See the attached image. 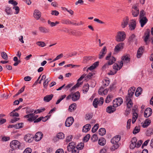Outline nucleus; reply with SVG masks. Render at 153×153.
Segmentation results:
<instances>
[{
	"instance_id": "17",
	"label": "nucleus",
	"mask_w": 153,
	"mask_h": 153,
	"mask_svg": "<svg viewBox=\"0 0 153 153\" xmlns=\"http://www.w3.org/2000/svg\"><path fill=\"white\" fill-rule=\"evenodd\" d=\"M129 22V19L128 17L124 18L121 23V27L122 28H124L128 25Z\"/></svg>"
},
{
	"instance_id": "19",
	"label": "nucleus",
	"mask_w": 153,
	"mask_h": 153,
	"mask_svg": "<svg viewBox=\"0 0 153 153\" xmlns=\"http://www.w3.org/2000/svg\"><path fill=\"white\" fill-rule=\"evenodd\" d=\"M34 18L37 20L39 19L41 16V13L38 10H35L33 13Z\"/></svg>"
},
{
	"instance_id": "18",
	"label": "nucleus",
	"mask_w": 153,
	"mask_h": 153,
	"mask_svg": "<svg viewBox=\"0 0 153 153\" xmlns=\"http://www.w3.org/2000/svg\"><path fill=\"white\" fill-rule=\"evenodd\" d=\"M148 21L146 17L141 18L140 19L139 22L140 24L141 27H143L144 25L147 23Z\"/></svg>"
},
{
	"instance_id": "40",
	"label": "nucleus",
	"mask_w": 153,
	"mask_h": 153,
	"mask_svg": "<svg viewBox=\"0 0 153 153\" xmlns=\"http://www.w3.org/2000/svg\"><path fill=\"white\" fill-rule=\"evenodd\" d=\"M132 111L133 112L132 118L137 120L138 117V114L137 113L135 112V109L134 108H132Z\"/></svg>"
},
{
	"instance_id": "59",
	"label": "nucleus",
	"mask_w": 153,
	"mask_h": 153,
	"mask_svg": "<svg viewBox=\"0 0 153 153\" xmlns=\"http://www.w3.org/2000/svg\"><path fill=\"white\" fill-rule=\"evenodd\" d=\"M68 146L72 148V149H74V147H76V145L75 143L73 142H71V143H70L69 144Z\"/></svg>"
},
{
	"instance_id": "37",
	"label": "nucleus",
	"mask_w": 153,
	"mask_h": 153,
	"mask_svg": "<svg viewBox=\"0 0 153 153\" xmlns=\"http://www.w3.org/2000/svg\"><path fill=\"white\" fill-rule=\"evenodd\" d=\"M106 133L105 129L103 128H100L99 130V134L101 136H103Z\"/></svg>"
},
{
	"instance_id": "39",
	"label": "nucleus",
	"mask_w": 153,
	"mask_h": 153,
	"mask_svg": "<svg viewBox=\"0 0 153 153\" xmlns=\"http://www.w3.org/2000/svg\"><path fill=\"white\" fill-rule=\"evenodd\" d=\"M89 87V85L88 84H86L84 85L82 89V91L84 93H86L88 91Z\"/></svg>"
},
{
	"instance_id": "33",
	"label": "nucleus",
	"mask_w": 153,
	"mask_h": 153,
	"mask_svg": "<svg viewBox=\"0 0 153 153\" xmlns=\"http://www.w3.org/2000/svg\"><path fill=\"white\" fill-rule=\"evenodd\" d=\"M76 104L75 103H73L71 104L69 106L68 110L70 112H72L76 109Z\"/></svg>"
},
{
	"instance_id": "45",
	"label": "nucleus",
	"mask_w": 153,
	"mask_h": 153,
	"mask_svg": "<svg viewBox=\"0 0 153 153\" xmlns=\"http://www.w3.org/2000/svg\"><path fill=\"white\" fill-rule=\"evenodd\" d=\"M99 124H96L94 125L92 129V132L93 133L95 132L98 129Z\"/></svg>"
},
{
	"instance_id": "63",
	"label": "nucleus",
	"mask_w": 153,
	"mask_h": 153,
	"mask_svg": "<svg viewBox=\"0 0 153 153\" xmlns=\"http://www.w3.org/2000/svg\"><path fill=\"white\" fill-rule=\"evenodd\" d=\"M79 149L76 147L72 149V153H79Z\"/></svg>"
},
{
	"instance_id": "12",
	"label": "nucleus",
	"mask_w": 153,
	"mask_h": 153,
	"mask_svg": "<svg viewBox=\"0 0 153 153\" xmlns=\"http://www.w3.org/2000/svg\"><path fill=\"white\" fill-rule=\"evenodd\" d=\"M43 136V134L41 132L39 131L37 132L34 137L35 140L36 141L40 140Z\"/></svg>"
},
{
	"instance_id": "50",
	"label": "nucleus",
	"mask_w": 153,
	"mask_h": 153,
	"mask_svg": "<svg viewBox=\"0 0 153 153\" xmlns=\"http://www.w3.org/2000/svg\"><path fill=\"white\" fill-rule=\"evenodd\" d=\"M85 116V119L86 120H89L92 118L93 114L92 113H87L86 114Z\"/></svg>"
},
{
	"instance_id": "57",
	"label": "nucleus",
	"mask_w": 153,
	"mask_h": 153,
	"mask_svg": "<svg viewBox=\"0 0 153 153\" xmlns=\"http://www.w3.org/2000/svg\"><path fill=\"white\" fill-rule=\"evenodd\" d=\"M84 147V144L82 143H80V144L78 145L76 147L79 149L81 150L83 149Z\"/></svg>"
},
{
	"instance_id": "47",
	"label": "nucleus",
	"mask_w": 153,
	"mask_h": 153,
	"mask_svg": "<svg viewBox=\"0 0 153 153\" xmlns=\"http://www.w3.org/2000/svg\"><path fill=\"white\" fill-rule=\"evenodd\" d=\"M45 108H41L40 109H38L37 110H36L34 111V113L36 114H37L38 113H39L41 112H43L45 110Z\"/></svg>"
},
{
	"instance_id": "36",
	"label": "nucleus",
	"mask_w": 153,
	"mask_h": 153,
	"mask_svg": "<svg viewBox=\"0 0 153 153\" xmlns=\"http://www.w3.org/2000/svg\"><path fill=\"white\" fill-rule=\"evenodd\" d=\"M113 98V96L112 94H108L105 100V102L106 103H109L111 100Z\"/></svg>"
},
{
	"instance_id": "7",
	"label": "nucleus",
	"mask_w": 153,
	"mask_h": 153,
	"mask_svg": "<svg viewBox=\"0 0 153 153\" xmlns=\"http://www.w3.org/2000/svg\"><path fill=\"white\" fill-rule=\"evenodd\" d=\"M123 102L122 98L121 97L118 98L114 100L113 101V104L114 107H117L121 105Z\"/></svg>"
},
{
	"instance_id": "4",
	"label": "nucleus",
	"mask_w": 153,
	"mask_h": 153,
	"mask_svg": "<svg viewBox=\"0 0 153 153\" xmlns=\"http://www.w3.org/2000/svg\"><path fill=\"white\" fill-rule=\"evenodd\" d=\"M126 34L123 31L118 32L116 37V40L118 42H123L125 39Z\"/></svg>"
},
{
	"instance_id": "52",
	"label": "nucleus",
	"mask_w": 153,
	"mask_h": 153,
	"mask_svg": "<svg viewBox=\"0 0 153 153\" xmlns=\"http://www.w3.org/2000/svg\"><path fill=\"white\" fill-rule=\"evenodd\" d=\"M90 137V135L89 134L86 135L83 138V141L84 142H87L89 140Z\"/></svg>"
},
{
	"instance_id": "16",
	"label": "nucleus",
	"mask_w": 153,
	"mask_h": 153,
	"mask_svg": "<svg viewBox=\"0 0 153 153\" xmlns=\"http://www.w3.org/2000/svg\"><path fill=\"white\" fill-rule=\"evenodd\" d=\"M116 107H114L113 104V105H110L107 108L106 111L108 113H112L116 111Z\"/></svg>"
},
{
	"instance_id": "42",
	"label": "nucleus",
	"mask_w": 153,
	"mask_h": 153,
	"mask_svg": "<svg viewBox=\"0 0 153 153\" xmlns=\"http://www.w3.org/2000/svg\"><path fill=\"white\" fill-rule=\"evenodd\" d=\"M36 44L38 45V46L43 47L44 46H46V44L45 43L43 42H41V41H39L36 43Z\"/></svg>"
},
{
	"instance_id": "27",
	"label": "nucleus",
	"mask_w": 153,
	"mask_h": 153,
	"mask_svg": "<svg viewBox=\"0 0 153 153\" xmlns=\"http://www.w3.org/2000/svg\"><path fill=\"white\" fill-rule=\"evenodd\" d=\"M90 128L91 125L89 124H87L83 126L82 131L83 132H87L90 130Z\"/></svg>"
},
{
	"instance_id": "20",
	"label": "nucleus",
	"mask_w": 153,
	"mask_h": 153,
	"mask_svg": "<svg viewBox=\"0 0 153 153\" xmlns=\"http://www.w3.org/2000/svg\"><path fill=\"white\" fill-rule=\"evenodd\" d=\"M119 63V66L118 64L117 63H115L113 65V69L116 70L117 71L121 69L123 66V62L122 61H121Z\"/></svg>"
},
{
	"instance_id": "24",
	"label": "nucleus",
	"mask_w": 153,
	"mask_h": 153,
	"mask_svg": "<svg viewBox=\"0 0 153 153\" xmlns=\"http://www.w3.org/2000/svg\"><path fill=\"white\" fill-rule=\"evenodd\" d=\"M124 43H120L117 45L115 47L114 50L115 51L117 52L120 51L121 48H123Z\"/></svg>"
},
{
	"instance_id": "2",
	"label": "nucleus",
	"mask_w": 153,
	"mask_h": 153,
	"mask_svg": "<svg viewBox=\"0 0 153 153\" xmlns=\"http://www.w3.org/2000/svg\"><path fill=\"white\" fill-rule=\"evenodd\" d=\"M106 60H108V61L107 63L104 65L103 66V68H105L108 67V66L111 65L114 63L116 61L115 58L113 56H111V54L110 53L108 54L106 58Z\"/></svg>"
},
{
	"instance_id": "60",
	"label": "nucleus",
	"mask_w": 153,
	"mask_h": 153,
	"mask_svg": "<svg viewBox=\"0 0 153 153\" xmlns=\"http://www.w3.org/2000/svg\"><path fill=\"white\" fill-rule=\"evenodd\" d=\"M50 81V80H49L48 79H47L43 83V86L45 88H46L48 85V82Z\"/></svg>"
},
{
	"instance_id": "62",
	"label": "nucleus",
	"mask_w": 153,
	"mask_h": 153,
	"mask_svg": "<svg viewBox=\"0 0 153 153\" xmlns=\"http://www.w3.org/2000/svg\"><path fill=\"white\" fill-rule=\"evenodd\" d=\"M62 23L65 24H70L71 22L68 20H63L62 21Z\"/></svg>"
},
{
	"instance_id": "22",
	"label": "nucleus",
	"mask_w": 153,
	"mask_h": 153,
	"mask_svg": "<svg viewBox=\"0 0 153 153\" xmlns=\"http://www.w3.org/2000/svg\"><path fill=\"white\" fill-rule=\"evenodd\" d=\"M144 50L143 47L141 46L139 48L137 53V58H140L141 57L143 54Z\"/></svg>"
},
{
	"instance_id": "30",
	"label": "nucleus",
	"mask_w": 153,
	"mask_h": 153,
	"mask_svg": "<svg viewBox=\"0 0 153 153\" xmlns=\"http://www.w3.org/2000/svg\"><path fill=\"white\" fill-rule=\"evenodd\" d=\"M151 122V120L149 119H147L145 121L144 123L143 124L142 127L143 128L147 127L149 125Z\"/></svg>"
},
{
	"instance_id": "5",
	"label": "nucleus",
	"mask_w": 153,
	"mask_h": 153,
	"mask_svg": "<svg viewBox=\"0 0 153 153\" xmlns=\"http://www.w3.org/2000/svg\"><path fill=\"white\" fill-rule=\"evenodd\" d=\"M10 146L12 149L15 150L17 148L19 149L20 146V143L18 140H15L11 142Z\"/></svg>"
},
{
	"instance_id": "11",
	"label": "nucleus",
	"mask_w": 153,
	"mask_h": 153,
	"mask_svg": "<svg viewBox=\"0 0 153 153\" xmlns=\"http://www.w3.org/2000/svg\"><path fill=\"white\" fill-rule=\"evenodd\" d=\"M136 20L134 19L131 20L129 24V29L131 30H134L136 27Z\"/></svg>"
},
{
	"instance_id": "23",
	"label": "nucleus",
	"mask_w": 153,
	"mask_h": 153,
	"mask_svg": "<svg viewBox=\"0 0 153 153\" xmlns=\"http://www.w3.org/2000/svg\"><path fill=\"white\" fill-rule=\"evenodd\" d=\"M99 64V62L98 61H97L94 62L91 66L88 68L86 69L87 71L88 72L89 70H92L94 69L98 66Z\"/></svg>"
},
{
	"instance_id": "14",
	"label": "nucleus",
	"mask_w": 153,
	"mask_h": 153,
	"mask_svg": "<svg viewBox=\"0 0 153 153\" xmlns=\"http://www.w3.org/2000/svg\"><path fill=\"white\" fill-rule=\"evenodd\" d=\"M137 141V139L136 137H133L132 138L130 145V147L131 149H134L135 147H136V142Z\"/></svg>"
},
{
	"instance_id": "41",
	"label": "nucleus",
	"mask_w": 153,
	"mask_h": 153,
	"mask_svg": "<svg viewBox=\"0 0 153 153\" xmlns=\"http://www.w3.org/2000/svg\"><path fill=\"white\" fill-rule=\"evenodd\" d=\"M82 83L81 82L79 83V82H77V83L72 87V88L71 89V91H73L76 88L79 87L80 85Z\"/></svg>"
},
{
	"instance_id": "48",
	"label": "nucleus",
	"mask_w": 153,
	"mask_h": 153,
	"mask_svg": "<svg viewBox=\"0 0 153 153\" xmlns=\"http://www.w3.org/2000/svg\"><path fill=\"white\" fill-rule=\"evenodd\" d=\"M1 56L2 58L4 59L7 60L8 57L7 54L5 52H3L1 53Z\"/></svg>"
},
{
	"instance_id": "21",
	"label": "nucleus",
	"mask_w": 153,
	"mask_h": 153,
	"mask_svg": "<svg viewBox=\"0 0 153 153\" xmlns=\"http://www.w3.org/2000/svg\"><path fill=\"white\" fill-rule=\"evenodd\" d=\"M107 49L106 47H104L101 50L99 55V58L100 59H101L103 57L106 53Z\"/></svg>"
},
{
	"instance_id": "25",
	"label": "nucleus",
	"mask_w": 153,
	"mask_h": 153,
	"mask_svg": "<svg viewBox=\"0 0 153 153\" xmlns=\"http://www.w3.org/2000/svg\"><path fill=\"white\" fill-rule=\"evenodd\" d=\"M53 96V94L47 95L44 97L43 100L45 102H49L52 100Z\"/></svg>"
},
{
	"instance_id": "32",
	"label": "nucleus",
	"mask_w": 153,
	"mask_h": 153,
	"mask_svg": "<svg viewBox=\"0 0 153 153\" xmlns=\"http://www.w3.org/2000/svg\"><path fill=\"white\" fill-rule=\"evenodd\" d=\"M122 61L123 62V63H127L130 60V58H129L128 56H123L122 59Z\"/></svg>"
},
{
	"instance_id": "53",
	"label": "nucleus",
	"mask_w": 153,
	"mask_h": 153,
	"mask_svg": "<svg viewBox=\"0 0 153 153\" xmlns=\"http://www.w3.org/2000/svg\"><path fill=\"white\" fill-rule=\"evenodd\" d=\"M140 131V129L137 126H136L133 130V134H136L138 133Z\"/></svg>"
},
{
	"instance_id": "31",
	"label": "nucleus",
	"mask_w": 153,
	"mask_h": 153,
	"mask_svg": "<svg viewBox=\"0 0 153 153\" xmlns=\"http://www.w3.org/2000/svg\"><path fill=\"white\" fill-rule=\"evenodd\" d=\"M150 33V30L149 29H147L145 35L146 36L144 39V41L145 42H147L149 37V34Z\"/></svg>"
},
{
	"instance_id": "64",
	"label": "nucleus",
	"mask_w": 153,
	"mask_h": 153,
	"mask_svg": "<svg viewBox=\"0 0 153 153\" xmlns=\"http://www.w3.org/2000/svg\"><path fill=\"white\" fill-rule=\"evenodd\" d=\"M13 9L16 11V13H15L16 14H17L19 13L20 10L19 7L18 6H14L13 7Z\"/></svg>"
},
{
	"instance_id": "58",
	"label": "nucleus",
	"mask_w": 153,
	"mask_h": 153,
	"mask_svg": "<svg viewBox=\"0 0 153 153\" xmlns=\"http://www.w3.org/2000/svg\"><path fill=\"white\" fill-rule=\"evenodd\" d=\"M14 112L13 111L11 112L10 114V115L11 116H16V117H18L19 116V114L18 113L16 112L14 113Z\"/></svg>"
},
{
	"instance_id": "8",
	"label": "nucleus",
	"mask_w": 153,
	"mask_h": 153,
	"mask_svg": "<svg viewBox=\"0 0 153 153\" xmlns=\"http://www.w3.org/2000/svg\"><path fill=\"white\" fill-rule=\"evenodd\" d=\"M131 13L132 16L134 17L137 16L139 14V10L136 5H134L132 7Z\"/></svg>"
},
{
	"instance_id": "34",
	"label": "nucleus",
	"mask_w": 153,
	"mask_h": 153,
	"mask_svg": "<svg viewBox=\"0 0 153 153\" xmlns=\"http://www.w3.org/2000/svg\"><path fill=\"white\" fill-rule=\"evenodd\" d=\"M142 88L141 87H139L137 89L135 92V95L136 97L139 96L141 93Z\"/></svg>"
},
{
	"instance_id": "26",
	"label": "nucleus",
	"mask_w": 153,
	"mask_h": 153,
	"mask_svg": "<svg viewBox=\"0 0 153 153\" xmlns=\"http://www.w3.org/2000/svg\"><path fill=\"white\" fill-rule=\"evenodd\" d=\"M39 31L42 33H47L49 32V29L43 27H40L39 28Z\"/></svg>"
},
{
	"instance_id": "49",
	"label": "nucleus",
	"mask_w": 153,
	"mask_h": 153,
	"mask_svg": "<svg viewBox=\"0 0 153 153\" xmlns=\"http://www.w3.org/2000/svg\"><path fill=\"white\" fill-rule=\"evenodd\" d=\"M105 140L104 139H99L98 140V143L101 146H104L105 144Z\"/></svg>"
},
{
	"instance_id": "43",
	"label": "nucleus",
	"mask_w": 153,
	"mask_h": 153,
	"mask_svg": "<svg viewBox=\"0 0 153 153\" xmlns=\"http://www.w3.org/2000/svg\"><path fill=\"white\" fill-rule=\"evenodd\" d=\"M57 137L59 139H63L65 137V135L62 133H59L57 135Z\"/></svg>"
},
{
	"instance_id": "10",
	"label": "nucleus",
	"mask_w": 153,
	"mask_h": 153,
	"mask_svg": "<svg viewBox=\"0 0 153 153\" xmlns=\"http://www.w3.org/2000/svg\"><path fill=\"white\" fill-rule=\"evenodd\" d=\"M74 121V119L72 117H68L66 119L65 122V126L67 127H70L73 123Z\"/></svg>"
},
{
	"instance_id": "51",
	"label": "nucleus",
	"mask_w": 153,
	"mask_h": 153,
	"mask_svg": "<svg viewBox=\"0 0 153 153\" xmlns=\"http://www.w3.org/2000/svg\"><path fill=\"white\" fill-rule=\"evenodd\" d=\"M145 15V13L144 12V11L143 10H142L140 12V13L139 15V17L140 18H141L143 17H145V16H144Z\"/></svg>"
},
{
	"instance_id": "6",
	"label": "nucleus",
	"mask_w": 153,
	"mask_h": 153,
	"mask_svg": "<svg viewBox=\"0 0 153 153\" xmlns=\"http://www.w3.org/2000/svg\"><path fill=\"white\" fill-rule=\"evenodd\" d=\"M35 113H31L25 116V117L28 118V120L29 121L32 122L35 120L38 117V115L35 116Z\"/></svg>"
},
{
	"instance_id": "46",
	"label": "nucleus",
	"mask_w": 153,
	"mask_h": 153,
	"mask_svg": "<svg viewBox=\"0 0 153 153\" xmlns=\"http://www.w3.org/2000/svg\"><path fill=\"white\" fill-rule=\"evenodd\" d=\"M103 85L105 87L108 86L109 84V81L108 80L104 79L102 81Z\"/></svg>"
},
{
	"instance_id": "3",
	"label": "nucleus",
	"mask_w": 153,
	"mask_h": 153,
	"mask_svg": "<svg viewBox=\"0 0 153 153\" xmlns=\"http://www.w3.org/2000/svg\"><path fill=\"white\" fill-rule=\"evenodd\" d=\"M121 139L120 136V135H116L112 138L111 141V143L114 145V149H117L119 147L118 142L120 141Z\"/></svg>"
},
{
	"instance_id": "55",
	"label": "nucleus",
	"mask_w": 153,
	"mask_h": 153,
	"mask_svg": "<svg viewBox=\"0 0 153 153\" xmlns=\"http://www.w3.org/2000/svg\"><path fill=\"white\" fill-rule=\"evenodd\" d=\"M93 74L91 73H89L85 77V80L88 81L89 79L91 78V77L93 76Z\"/></svg>"
},
{
	"instance_id": "29",
	"label": "nucleus",
	"mask_w": 153,
	"mask_h": 153,
	"mask_svg": "<svg viewBox=\"0 0 153 153\" xmlns=\"http://www.w3.org/2000/svg\"><path fill=\"white\" fill-rule=\"evenodd\" d=\"M5 11L8 15H11L13 13L11 8L8 6H6Z\"/></svg>"
},
{
	"instance_id": "38",
	"label": "nucleus",
	"mask_w": 153,
	"mask_h": 153,
	"mask_svg": "<svg viewBox=\"0 0 153 153\" xmlns=\"http://www.w3.org/2000/svg\"><path fill=\"white\" fill-rule=\"evenodd\" d=\"M66 95L65 94L62 95L59 98V99L56 102V105H58L59 104L60 102L65 99L66 97Z\"/></svg>"
},
{
	"instance_id": "35",
	"label": "nucleus",
	"mask_w": 153,
	"mask_h": 153,
	"mask_svg": "<svg viewBox=\"0 0 153 153\" xmlns=\"http://www.w3.org/2000/svg\"><path fill=\"white\" fill-rule=\"evenodd\" d=\"M100 103V101L97 98H95L93 102V105L95 108L97 107L98 104Z\"/></svg>"
},
{
	"instance_id": "9",
	"label": "nucleus",
	"mask_w": 153,
	"mask_h": 153,
	"mask_svg": "<svg viewBox=\"0 0 153 153\" xmlns=\"http://www.w3.org/2000/svg\"><path fill=\"white\" fill-rule=\"evenodd\" d=\"M34 139V137L32 134H26L24 137L25 140L27 142L31 143Z\"/></svg>"
},
{
	"instance_id": "54",
	"label": "nucleus",
	"mask_w": 153,
	"mask_h": 153,
	"mask_svg": "<svg viewBox=\"0 0 153 153\" xmlns=\"http://www.w3.org/2000/svg\"><path fill=\"white\" fill-rule=\"evenodd\" d=\"M23 123H18L17 124L15 125L16 128H22L23 126Z\"/></svg>"
},
{
	"instance_id": "1",
	"label": "nucleus",
	"mask_w": 153,
	"mask_h": 153,
	"mask_svg": "<svg viewBox=\"0 0 153 153\" xmlns=\"http://www.w3.org/2000/svg\"><path fill=\"white\" fill-rule=\"evenodd\" d=\"M135 90L134 87H131L128 91V94L126 98L127 103V108H131L132 106L133 103L132 102L131 98L134 95Z\"/></svg>"
},
{
	"instance_id": "44",
	"label": "nucleus",
	"mask_w": 153,
	"mask_h": 153,
	"mask_svg": "<svg viewBox=\"0 0 153 153\" xmlns=\"http://www.w3.org/2000/svg\"><path fill=\"white\" fill-rule=\"evenodd\" d=\"M146 135L147 136H149L153 134V129L152 128H148L146 131Z\"/></svg>"
},
{
	"instance_id": "56",
	"label": "nucleus",
	"mask_w": 153,
	"mask_h": 153,
	"mask_svg": "<svg viewBox=\"0 0 153 153\" xmlns=\"http://www.w3.org/2000/svg\"><path fill=\"white\" fill-rule=\"evenodd\" d=\"M9 4H10L14 6H16L18 4V3L16 1L13 0H10L8 1Z\"/></svg>"
},
{
	"instance_id": "28",
	"label": "nucleus",
	"mask_w": 153,
	"mask_h": 153,
	"mask_svg": "<svg viewBox=\"0 0 153 153\" xmlns=\"http://www.w3.org/2000/svg\"><path fill=\"white\" fill-rule=\"evenodd\" d=\"M128 41L129 42H137V39L136 38L135 35L134 34H132L131 35L128 39Z\"/></svg>"
},
{
	"instance_id": "15",
	"label": "nucleus",
	"mask_w": 153,
	"mask_h": 153,
	"mask_svg": "<svg viewBox=\"0 0 153 153\" xmlns=\"http://www.w3.org/2000/svg\"><path fill=\"white\" fill-rule=\"evenodd\" d=\"M152 113V109L149 108H147L145 111L144 112V117L147 118L151 115Z\"/></svg>"
},
{
	"instance_id": "13",
	"label": "nucleus",
	"mask_w": 153,
	"mask_h": 153,
	"mask_svg": "<svg viewBox=\"0 0 153 153\" xmlns=\"http://www.w3.org/2000/svg\"><path fill=\"white\" fill-rule=\"evenodd\" d=\"M80 96V94L79 91L72 94V100L74 101H76L79 99Z\"/></svg>"
},
{
	"instance_id": "61",
	"label": "nucleus",
	"mask_w": 153,
	"mask_h": 153,
	"mask_svg": "<svg viewBox=\"0 0 153 153\" xmlns=\"http://www.w3.org/2000/svg\"><path fill=\"white\" fill-rule=\"evenodd\" d=\"M31 152L32 149L29 148H27L25 149L23 153H31Z\"/></svg>"
}]
</instances>
